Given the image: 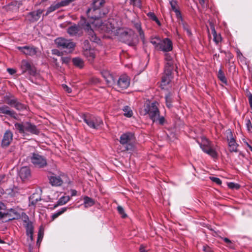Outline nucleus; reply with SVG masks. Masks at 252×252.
Returning <instances> with one entry per match:
<instances>
[{"instance_id":"f257e3e1","label":"nucleus","mask_w":252,"mask_h":252,"mask_svg":"<svg viewBox=\"0 0 252 252\" xmlns=\"http://www.w3.org/2000/svg\"><path fill=\"white\" fill-rule=\"evenodd\" d=\"M83 30L92 42L99 43L100 39L96 36L92 27L91 22L88 19L82 18L79 24H74L70 26L68 28L67 32L71 36H79L82 35Z\"/></svg>"},{"instance_id":"f03ea898","label":"nucleus","mask_w":252,"mask_h":252,"mask_svg":"<svg viewBox=\"0 0 252 252\" xmlns=\"http://www.w3.org/2000/svg\"><path fill=\"white\" fill-rule=\"evenodd\" d=\"M105 0H93L92 7L87 11V19L94 25V22L101 24V17L105 14L101 12V8L104 5Z\"/></svg>"},{"instance_id":"7ed1b4c3","label":"nucleus","mask_w":252,"mask_h":252,"mask_svg":"<svg viewBox=\"0 0 252 252\" xmlns=\"http://www.w3.org/2000/svg\"><path fill=\"white\" fill-rule=\"evenodd\" d=\"M14 126L15 129L23 136L28 135L30 134H38L39 133V130L37 126L30 122L16 123Z\"/></svg>"},{"instance_id":"20e7f679","label":"nucleus","mask_w":252,"mask_h":252,"mask_svg":"<svg viewBox=\"0 0 252 252\" xmlns=\"http://www.w3.org/2000/svg\"><path fill=\"white\" fill-rule=\"evenodd\" d=\"M119 142L125 147V151H133L135 142L134 134L132 132L123 133L120 137Z\"/></svg>"},{"instance_id":"39448f33","label":"nucleus","mask_w":252,"mask_h":252,"mask_svg":"<svg viewBox=\"0 0 252 252\" xmlns=\"http://www.w3.org/2000/svg\"><path fill=\"white\" fill-rule=\"evenodd\" d=\"M158 105V103L157 102L147 104L144 106V108L141 110V113L144 115L148 114L150 119L155 122L156 118L159 116Z\"/></svg>"},{"instance_id":"423d86ee","label":"nucleus","mask_w":252,"mask_h":252,"mask_svg":"<svg viewBox=\"0 0 252 252\" xmlns=\"http://www.w3.org/2000/svg\"><path fill=\"white\" fill-rule=\"evenodd\" d=\"M84 122L91 128L97 129L103 125L102 120L99 117L89 114L83 116Z\"/></svg>"},{"instance_id":"0eeeda50","label":"nucleus","mask_w":252,"mask_h":252,"mask_svg":"<svg viewBox=\"0 0 252 252\" xmlns=\"http://www.w3.org/2000/svg\"><path fill=\"white\" fill-rule=\"evenodd\" d=\"M198 143L202 150L213 158L218 157V153L212 143L206 138H202L201 142Z\"/></svg>"},{"instance_id":"6e6552de","label":"nucleus","mask_w":252,"mask_h":252,"mask_svg":"<svg viewBox=\"0 0 252 252\" xmlns=\"http://www.w3.org/2000/svg\"><path fill=\"white\" fill-rule=\"evenodd\" d=\"M57 47L64 50L65 52L71 53L74 49L76 44L71 39H67L63 37H58L55 40Z\"/></svg>"},{"instance_id":"1a4fd4ad","label":"nucleus","mask_w":252,"mask_h":252,"mask_svg":"<svg viewBox=\"0 0 252 252\" xmlns=\"http://www.w3.org/2000/svg\"><path fill=\"white\" fill-rule=\"evenodd\" d=\"M30 159L34 166L37 168H44L47 165L46 158L37 153H32L30 157Z\"/></svg>"},{"instance_id":"9d476101","label":"nucleus","mask_w":252,"mask_h":252,"mask_svg":"<svg viewBox=\"0 0 252 252\" xmlns=\"http://www.w3.org/2000/svg\"><path fill=\"white\" fill-rule=\"evenodd\" d=\"M135 34L131 29H127L121 33V40L130 46H134L136 45L135 40Z\"/></svg>"},{"instance_id":"9b49d317","label":"nucleus","mask_w":252,"mask_h":252,"mask_svg":"<svg viewBox=\"0 0 252 252\" xmlns=\"http://www.w3.org/2000/svg\"><path fill=\"white\" fill-rule=\"evenodd\" d=\"M92 27L94 29V31L96 29L103 31L107 33L112 34L115 33L117 31L116 27L114 25L110 22H108L105 24L102 23L101 19V24H98L97 22H94V25L91 24Z\"/></svg>"},{"instance_id":"f8f14e48","label":"nucleus","mask_w":252,"mask_h":252,"mask_svg":"<svg viewBox=\"0 0 252 252\" xmlns=\"http://www.w3.org/2000/svg\"><path fill=\"white\" fill-rule=\"evenodd\" d=\"M227 141L228 142L229 151L230 152H237L239 145L236 143V140L233 136L232 132L231 131H230L228 133V135L227 136Z\"/></svg>"},{"instance_id":"ddd939ff","label":"nucleus","mask_w":252,"mask_h":252,"mask_svg":"<svg viewBox=\"0 0 252 252\" xmlns=\"http://www.w3.org/2000/svg\"><path fill=\"white\" fill-rule=\"evenodd\" d=\"M173 49V44L172 41L168 38H165L160 41L159 50L165 52H168L172 51Z\"/></svg>"},{"instance_id":"4468645a","label":"nucleus","mask_w":252,"mask_h":252,"mask_svg":"<svg viewBox=\"0 0 252 252\" xmlns=\"http://www.w3.org/2000/svg\"><path fill=\"white\" fill-rule=\"evenodd\" d=\"M173 68H167V65H165L164 67V74L162 77L161 86L163 89V86L168 84L172 78V72Z\"/></svg>"},{"instance_id":"2eb2a0df","label":"nucleus","mask_w":252,"mask_h":252,"mask_svg":"<svg viewBox=\"0 0 252 252\" xmlns=\"http://www.w3.org/2000/svg\"><path fill=\"white\" fill-rule=\"evenodd\" d=\"M17 48L26 56H33L37 53V48L33 46H19Z\"/></svg>"},{"instance_id":"dca6fc26","label":"nucleus","mask_w":252,"mask_h":252,"mask_svg":"<svg viewBox=\"0 0 252 252\" xmlns=\"http://www.w3.org/2000/svg\"><path fill=\"white\" fill-rule=\"evenodd\" d=\"M21 68L23 73L28 71L30 75H34L35 74L36 70L35 68L32 66L30 63L26 60H23L22 61Z\"/></svg>"},{"instance_id":"f3484780","label":"nucleus","mask_w":252,"mask_h":252,"mask_svg":"<svg viewBox=\"0 0 252 252\" xmlns=\"http://www.w3.org/2000/svg\"><path fill=\"white\" fill-rule=\"evenodd\" d=\"M118 87L122 90L127 89L130 84V79L126 75H121L117 81Z\"/></svg>"},{"instance_id":"a211bd4d","label":"nucleus","mask_w":252,"mask_h":252,"mask_svg":"<svg viewBox=\"0 0 252 252\" xmlns=\"http://www.w3.org/2000/svg\"><path fill=\"white\" fill-rule=\"evenodd\" d=\"M13 140V133L10 130H7L4 133L1 145L2 148L7 147Z\"/></svg>"},{"instance_id":"6ab92c4d","label":"nucleus","mask_w":252,"mask_h":252,"mask_svg":"<svg viewBox=\"0 0 252 252\" xmlns=\"http://www.w3.org/2000/svg\"><path fill=\"white\" fill-rule=\"evenodd\" d=\"M66 178V176L64 174L61 175L59 176L53 175L50 176L49 178V180L50 184L52 186H60L63 184L64 180Z\"/></svg>"},{"instance_id":"aec40b11","label":"nucleus","mask_w":252,"mask_h":252,"mask_svg":"<svg viewBox=\"0 0 252 252\" xmlns=\"http://www.w3.org/2000/svg\"><path fill=\"white\" fill-rule=\"evenodd\" d=\"M19 175L23 181L28 179L31 177L30 168L26 166L22 167L19 172Z\"/></svg>"},{"instance_id":"412c9836","label":"nucleus","mask_w":252,"mask_h":252,"mask_svg":"<svg viewBox=\"0 0 252 252\" xmlns=\"http://www.w3.org/2000/svg\"><path fill=\"white\" fill-rule=\"evenodd\" d=\"M103 77L104 78L107 84L109 86H112L115 83L114 77L108 71L105 70L101 72Z\"/></svg>"},{"instance_id":"4be33fe9","label":"nucleus","mask_w":252,"mask_h":252,"mask_svg":"<svg viewBox=\"0 0 252 252\" xmlns=\"http://www.w3.org/2000/svg\"><path fill=\"white\" fill-rule=\"evenodd\" d=\"M170 4L172 10L175 13L177 18L183 21L181 13L178 8L179 7L177 1L175 0H172L170 1Z\"/></svg>"},{"instance_id":"5701e85b","label":"nucleus","mask_w":252,"mask_h":252,"mask_svg":"<svg viewBox=\"0 0 252 252\" xmlns=\"http://www.w3.org/2000/svg\"><path fill=\"white\" fill-rule=\"evenodd\" d=\"M5 216L9 217V220H14L18 219L20 217V214L17 208H13L7 210Z\"/></svg>"},{"instance_id":"b1692460","label":"nucleus","mask_w":252,"mask_h":252,"mask_svg":"<svg viewBox=\"0 0 252 252\" xmlns=\"http://www.w3.org/2000/svg\"><path fill=\"white\" fill-rule=\"evenodd\" d=\"M43 12V10L38 9L36 11L30 12L29 15L31 16V18L30 19V21L34 22L38 20Z\"/></svg>"},{"instance_id":"393cba45","label":"nucleus","mask_w":252,"mask_h":252,"mask_svg":"<svg viewBox=\"0 0 252 252\" xmlns=\"http://www.w3.org/2000/svg\"><path fill=\"white\" fill-rule=\"evenodd\" d=\"M0 113L8 115L11 117L14 118L15 117V112L10 110L9 108L6 105L0 107Z\"/></svg>"},{"instance_id":"a878e982","label":"nucleus","mask_w":252,"mask_h":252,"mask_svg":"<svg viewBox=\"0 0 252 252\" xmlns=\"http://www.w3.org/2000/svg\"><path fill=\"white\" fill-rule=\"evenodd\" d=\"M84 55L90 61H93L95 57V51L94 49L87 48L84 51Z\"/></svg>"},{"instance_id":"bb28decb","label":"nucleus","mask_w":252,"mask_h":252,"mask_svg":"<svg viewBox=\"0 0 252 252\" xmlns=\"http://www.w3.org/2000/svg\"><path fill=\"white\" fill-rule=\"evenodd\" d=\"M211 29L213 35V40L216 44H218L221 41V37L220 34H218L213 26H211Z\"/></svg>"},{"instance_id":"cd10ccee","label":"nucleus","mask_w":252,"mask_h":252,"mask_svg":"<svg viewBox=\"0 0 252 252\" xmlns=\"http://www.w3.org/2000/svg\"><path fill=\"white\" fill-rule=\"evenodd\" d=\"M84 205L85 208H88L93 206L94 204V200L87 196H85L83 198Z\"/></svg>"},{"instance_id":"c85d7f7f","label":"nucleus","mask_w":252,"mask_h":252,"mask_svg":"<svg viewBox=\"0 0 252 252\" xmlns=\"http://www.w3.org/2000/svg\"><path fill=\"white\" fill-rule=\"evenodd\" d=\"M60 5L59 3L56 2H54L50 7H49L47 9L46 13L45 15H43V16H46L48 14H49L50 13L55 11V10H57L58 9L60 8Z\"/></svg>"},{"instance_id":"c756f323","label":"nucleus","mask_w":252,"mask_h":252,"mask_svg":"<svg viewBox=\"0 0 252 252\" xmlns=\"http://www.w3.org/2000/svg\"><path fill=\"white\" fill-rule=\"evenodd\" d=\"M134 27L137 30L141 38L143 40L144 39V33L141 28V24L140 22L134 23Z\"/></svg>"},{"instance_id":"7c9ffc66","label":"nucleus","mask_w":252,"mask_h":252,"mask_svg":"<svg viewBox=\"0 0 252 252\" xmlns=\"http://www.w3.org/2000/svg\"><path fill=\"white\" fill-rule=\"evenodd\" d=\"M70 198L69 196H63L61 197L57 202V204L55 205L54 207L56 208L59 205H62L66 203L69 200Z\"/></svg>"},{"instance_id":"2f4dec72","label":"nucleus","mask_w":252,"mask_h":252,"mask_svg":"<svg viewBox=\"0 0 252 252\" xmlns=\"http://www.w3.org/2000/svg\"><path fill=\"white\" fill-rule=\"evenodd\" d=\"M165 60L167 61L165 65H167V68H173L172 57L168 53H165Z\"/></svg>"},{"instance_id":"473e14b6","label":"nucleus","mask_w":252,"mask_h":252,"mask_svg":"<svg viewBox=\"0 0 252 252\" xmlns=\"http://www.w3.org/2000/svg\"><path fill=\"white\" fill-rule=\"evenodd\" d=\"M24 222L27 223L25 226L26 229V234L33 233V226L32 223L31 221H27L26 220H24Z\"/></svg>"},{"instance_id":"72a5a7b5","label":"nucleus","mask_w":252,"mask_h":252,"mask_svg":"<svg viewBox=\"0 0 252 252\" xmlns=\"http://www.w3.org/2000/svg\"><path fill=\"white\" fill-rule=\"evenodd\" d=\"M147 16L152 21H155L159 26H161V23L156 15L153 12H149L146 13Z\"/></svg>"},{"instance_id":"f704fd0d","label":"nucleus","mask_w":252,"mask_h":252,"mask_svg":"<svg viewBox=\"0 0 252 252\" xmlns=\"http://www.w3.org/2000/svg\"><path fill=\"white\" fill-rule=\"evenodd\" d=\"M72 62L73 64L79 68H82L84 66V62L82 59L79 58H75L73 59Z\"/></svg>"},{"instance_id":"c9c22d12","label":"nucleus","mask_w":252,"mask_h":252,"mask_svg":"<svg viewBox=\"0 0 252 252\" xmlns=\"http://www.w3.org/2000/svg\"><path fill=\"white\" fill-rule=\"evenodd\" d=\"M160 41L161 40L159 37H155L151 38L150 42L154 46L156 49L158 50Z\"/></svg>"},{"instance_id":"e433bc0d","label":"nucleus","mask_w":252,"mask_h":252,"mask_svg":"<svg viewBox=\"0 0 252 252\" xmlns=\"http://www.w3.org/2000/svg\"><path fill=\"white\" fill-rule=\"evenodd\" d=\"M129 1L130 5H132L134 7H138L141 9L142 7V2L141 0H126Z\"/></svg>"},{"instance_id":"4c0bfd02","label":"nucleus","mask_w":252,"mask_h":252,"mask_svg":"<svg viewBox=\"0 0 252 252\" xmlns=\"http://www.w3.org/2000/svg\"><path fill=\"white\" fill-rule=\"evenodd\" d=\"M67 207H63L57 211L52 216V220H54L57 218H58L59 216L61 215L62 214L64 213L67 210Z\"/></svg>"},{"instance_id":"58836bf2","label":"nucleus","mask_w":252,"mask_h":252,"mask_svg":"<svg viewBox=\"0 0 252 252\" xmlns=\"http://www.w3.org/2000/svg\"><path fill=\"white\" fill-rule=\"evenodd\" d=\"M7 210H6V206L4 203L0 202V218L2 219L5 217Z\"/></svg>"},{"instance_id":"ea45409f","label":"nucleus","mask_w":252,"mask_h":252,"mask_svg":"<svg viewBox=\"0 0 252 252\" xmlns=\"http://www.w3.org/2000/svg\"><path fill=\"white\" fill-rule=\"evenodd\" d=\"M123 111L124 112V115L128 118H130L132 115V111L129 107L126 106L123 108Z\"/></svg>"},{"instance_id":"a19ab883","label":"nucleus","mask_w":252,"mask_h":252,"mask_svg":"<svg viewBox=\"0 0 252 252\" xmlns=\"http://www.w3.org/2000/svg\"><path fill=\"white\" fill-rule=\"evenodd\" d=\"M218 77L223 83H227L226 78L224 74V73L221 69H220L218 73Z\"/></svg>"},{"instance_id":"79ce46f5","label":"nucleus","mask_w":252,"mask_h":252,"mask_svg":"<svg viewBox=\"0 0 252 252\" xmlns=\"http://www.w3.org/2000/svg\"><path fill=\"white\" fill-rule=\"evenodd\" d=\"M182 23L183 27L184 30L186 31L187 33L189 36H191L192 35L191 32L190 30L189 26L188 24L185 23L183 20H181Z\"/></svg>"},{"instance_id":"37998d69","label":"nucleus","mask_w":252,"mask_h":252,"mask_svg":"<svg viewBox=\"0 0 252 252\" xmlns=\"http://www.w3.org/2000/svg\"><path fill=\"white\" fill-rule=\"evenodd\" d=\"M165 101H166V103L167 106L168 108H170L172 106V105H171V102H172L171 94L170 93H168L165 95Z\"/></svg>"},{"instance_id":"c03bdc74","label":"nucleus","mask_w":252,"mask_h":252,"mask_svg":"<svg viewBox=\"0 0 252 252\" xmlns=\"http://www.w3.org/2000/svg\"><path fill=\"white\" fill-rule=\"evenodd\" d=\"M17 101V99L15 98H6V102L7 104H8L9 105H11L12 106H14L15 103Z\"/></svg>"},{"instance_id":"a18cd8bd","label":"nucleus","mask_w":252,"mask_h":252,"mask_svg":"<svg viewBox=\"0 0 252 252\" xmlns=\"http://www.w3.org/2000/svg\"><path fill=\"white\" fill-rule=\"evenodd\" d=\"M117 211L122 216V217L125 218L126 217L127 215L125 213L124 208L120 206L117 207Z\"/></svg>"},{"instance_id":"49530a36","label":"nucleus","mask_w":252,"mask_h":252,"mask_svg":"<svg viewBox=\"0 0 252 252\" xmlns=\"http://www.w3.org/2000/svg\"><path fill=\"white\" fill-rule=\"evenodd\" d=\"M228 187L231 189H238L240 188V186L233 182H230L228 183Z\"/></svg>"},{"instance_id":"de8ad7c7","label":"nucleus","mask_w":252,"mask_h":252,"mask_svg":"<svg viewBox=\"0 0 252 252\" xmlns=\"http://www.w3.org/2000/svg\"><path fill=\"white\" fill-rule=\"evenodd\" d=\"M246 127L249 132H252V124L250 119L246 120Z\"/></svg>"},{"instance_id":"09e8293b","label":"nucleus","mask_w":252,"mask_h":252,"mask_svg":"<svg viewBox=\"0 0 252 252\" xmlns=\"http://www.w3.org/2000/svg\"><path fill=\"white\" fill-rule=\"evenodd\" d=\"M13 107L18 110H21L24 108V106L22 103L18 102V100L16 101Z\"/></svg>"},{"instance_id":"8fccbe9b","label":"nucleus","mask_w":252,"mask_h":252,"mask_svg":"<svg viewBox=\"0 0 252 252\" xmlns=\"http://www.w3.org/2000/svg\"><path fill=\"white\" fill-rule=\"evenodd\" d=\"M210 180L213 182L216 183L217 184L220 185L221 184V181L220 178L215 177H210Z\"/></svg>"},{"instance_id":"3c124183","label":"nucleus","mask_w":252,"mask_h":252,"mask_svg":"<svg viewBox=\"0 0 252 252\" xmlns=\"http://www.w3.org/2000/svg\"><path fill=\"white\" fill-rule=\"evenodd\" d=\"M156 121H158L159 125H163L164 124L165 120L164 117H163V116L159 117V116L156 118Z\"/></svg>"},{"instance_id":"603ef678","label":"nucleus","mask_w":252,"mask_h":252,"mask_svg":"<svg viewBox=\"0 0 252 252\" xmlns=\"http://www.w3.org/2000/svg\"><path fill=\"white\" fill-rule=\"evenodd\" d=\"M43 237V232L41 230H40L39 231L38 234V238H37V243L41 242V241Z\"/></svg>"},{"instance_id":"864d4df0","label":"nucleus","mask_w":252,"mask_h":252,"mask_svg":"<svg viewBox=\"0 0 252 252\" xmlns=\"http://www.w3.org/2000/svg\"><path fill=\"white\" fill-rule=\"evenodd\" d=\"M62 87L63 89V90L67 92V93H71L72 92V90L70 88H69L68 86H67L65 84H63Z\"/></svg>"},{"instance_id":"5fc2aeb1","label":"nucleus","mask_w":252,"mask_h":252,"mask_svg":"<svg viewBox=\"0 0 252 252\" xmlns=\"http://www.w3.org/2000/svg\"><path fill=\"white\" fill-rule=\"evenodd\" d=\"M248 100H249V103L250 104V106L251 107V109L252 110L251 113H252V94L251 93H249L248 94Z\"/></svg>"},{"instance_id":"6e6d98bb","label":"nucleus","mask_w":252,"mask_h":252,"mask_svg":"<svg viewBox=\"0 0 252 252\" xmlns=\"http://www.w3.org/2000/svg\"><path fill=\"white\" fill-rule=\"evenodd\" d=\"M34 198V196H32V197H30V201H31V203L34 205L36 204V203L38 201V200H40V198H36L35 199H33Z\"/></svg>"},{"instance_id":"4d7b16f0","label":"nucleus","mask_w":252,"mask_h":252,"mask_svg":"<svg viewBox=\"0 0 252 252\" xmlns=\"http://www.w3.org/2000/svg\"><path fill=\"white\" fill-rule=\"evenodd\" d=\"M84 45H83V48L84 49V50L86 49V48H90V43H89V42L88 40H86L84 41V43H83Z\"/></svg>"},{"instance_id":"13d9d810","label":"nucleus","mask_w":252,"mask_h":252,"mask_svg":"<svg viewBox=\"0 0 252 252\" xmlns=\"http://www.w3.org/2000/svg\"><path fill=\"white\" fill-rule=\"evenodd\" d=\"M70 60V58L69 57H62V61L63 63H68Z\"/></svg>"},{"instance_id":"bf43d9fd","label":"nucleus","mask_w":252,"mask_h":252,"mask_svg":"<svg viewBox=\"0 0 252 252\" xmlns=\"http://www.w3.org/2000/svg\"><path fill=\"white\" fill-rule=\"evenodd\" d=\"M243 141L244 143L247 146L249 149L252 152V146L250 145L245 139H243Z\"/></svg>"},{"instance_id":"052dcab7","label":"nucleus","mask_w":252,"mask_h":252,"mask_svg":"<svg viewBox=\"0 0 252 252\" xmlns=\"http://www.w3.org/2000/svg\"><path fill=\"white\" fill-rule=\"evenodd\" d=\"M7 71L11 75L14 74L16 72V70L14 69L11 68H8Z\"/></svg>"},{"instance_id":"680f3d73","label":"nucleus","mask_w":252,"mask_h":252,"mask_svg":"<svg viewBox=\"0 0 252 252\" xmlns=\"http://www.w3.org/2000/svg\"><path fill=\"white\" fill-rule=\"evenodd\" d=\"M203 250L205 252H211V251L210 248L209 247H208L207 246H203Z\"/></svg>"},{"instance_id":"e2e57ef3","label":"nucleus","mask_w":252,"mask_h":252,"mask_svg":"<svg viewBox=\"0 0 252 252\" xmlns=\"http://www.w3.org/2000/svg\"><path fill=\"white\" fill-rule=\"evenodd\" d=\"M236 52H237V57L239 59H241V58H244L242 53L240 52V51L239 50H237Z\"/></svg>"},{"instance_id":"0e129e2a","label":"nucleus","mask_w":252,"mask_h":252,"mask_svg":"<svg viewBox=\"0 0 252 252\" xmlns=\"http://www.w3.org/2000/svg\"><path fill=\"white\" fill-rule=\"evenodd\" d=\"M52 53L53 54L59 56L61 55V52L58 50H53L52 51Z\"/></svg>"},{"instance_id":"69168bd1","label":"nucleus","mask_w":252,"mask_h":252,"mask_svg":"<svg viewBox=\"0 0 252 252\" xmlns=\"http://www.w3.org/2000/svg\"><path fill=\"white\" fill-rule=\"evenodd\" d=\"M70 192L71 196H75L77 194V191L75 189H71Z\"/></svg>"},{"instance_id":"338daca9","label":"nucleus","mask_w":252,"mask_h":252,"mask_svg":"<svg viewBox=\"0 0 252 252\" xmlns=\"http://www.w3.org/2000/svg\"><path fill=\"white\" fill-rule=\"evenodd\" d=\"M91 82L95 84V83H97L99 82V80H98V79H97L96 78H93L91 79Z\"/></svg>"},{"instance_id":"774afa93","label":"nucleus","mask_w":252,"mask_h":252,"mask_svg":"<svg viewBox=\"0 0 252 252\" xmlns=\"http://www.w3.org/2000/svg\"><path fill=\"white\" fill-rule=\"evenodd\" d=\"M139 251L140 252H148L147 251L145 250L144 247L142 245L140 246Z\"/></svg>"}]
</instances>
